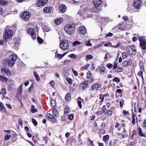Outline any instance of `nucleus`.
Here are the masks:
<instances>
[{
  "label": "nucleus",
  "instance_id": "1",
  "mask_svg": "<svg viewBox=\"0 0 146 146\" xmlns=\"http://www.w3.org/2000/svg\"><path fill=\"white\" fill-rule=\"evenodd\" d=\"M75 26L73 24H66L64 27L65 32L69 35H72L74 32L75 30Z\"/></svg>",
  "mask_w": 146,
  "mask_h": 146
},
{
  "label": "nucleus",
  "instance_id": "2",
  "mask_svg": "<svg viewBox=\"0 0 146 146\" xmlns=\"http://www.w3.org/2000/svg\"><path fill=\"white\" fill-rule=\"evenodd\" d=\"M13 34V31L10 29L6 28L4 35V41H7L9 38L12 37Z\"/></svg>",
  "mask_w": 146,
  "mask_h": 146
},
{
  "label": "nucleus",
  "instance_id": "3",
  "mask_svg": "<svg viewBox=\"0 0 146 146\" xmlns=\"http://www.w3.org/2000/svg\"><path fill=\"white\" fill-rule=\"evenodd\" d=\"M69 46V44L68 41L66 40H63L61 41L60 44V46L61 49L65 50L67 49Z\"/></svg>",
  "mask_w": 146,
  "mask_h": 146
},
{
  "label": "nucleus",
  "instance_id": "4",
  "mask_svg": "<svg viewBox=\"0 0 146 146\" xmlns=\"http://www.w3.org/2000/svg\"><path fill=\"white\" fill-rule=\"evenodd\" d=\"M125 48L126 50L129 54L133 55L136 54L137 50L136 49L133 48L131 46L128 45L126 46Z\"/></svg>",
  "mask_w": 146,
  "mask_h": 146
},
{
  "label": "nucleus",
  "instance_id": "5",
  "mask_svg": "<svg viewBox=\"0 0 146 146\" xmlns=\"http://www.w3.org/2000/svg\"><path fill=\"white\" fill-rule=\"evenodd\" d=\"M141 0H135L133 1V4L135 9H139L141 7Z\"/></svg>",
  "mask_w": 146,
  "mask_h": 146
},
{
  "label": "nucleus",
  "instance_id": "6",
  "mask_svg": "<svg viewBox=\"0 0 146 146\" xmlns=\"http://www.w3.org/2000/svg\"><path fill=\"white\" fill-rule=\"evenodd\" d=\"M31 16V14L28 11H25L22 14L21 17L24 20H28Z\"/></svg>",
  "mask_w": 146,
  "mask_h": 146
},
{
  "label": "nucleus",
  "instance_id": "7",
  "mask_svg": "<svg viewBox=\"0 0 146 146\" xmlns=\"http://www.w3.org/2000/svg\"><path fill=\"white\" fill-rule=\"evenodd\" d=\"M139 40L141 48L143 50H146V41L142 37L139 38Z\"/></svg>",
  "mask_w": 146,
  "mask_h": 146
},
{
  "label": "nucleus",
  "instance_id": "8",
  "mask_svg": "<svg viewBox=\"0 0 146 146\" xmlns=\"http://www.w3.org/2000/svg\"><path fill=\"white\" fill-rule=\"evenodd\" d=\"M46 116V118L50 121L53 123H55L56 122V118L52 114L49 113H47Z\"/></svg>",
  "mask_w": 146,
  "mask_h": 146
},
{
  "label": "nucleus",
  "instance_id": "9",
  "mask_svg": "<svg viewBox=\"0 0 146 146\" xmlns=\"http://www.w3.org/2000/svg\"><path fill=\"white\" fill-rule=\"evenodd\" d=\"M27 32L30 34L33 39H35L36 37V35L35 30L32 28H30L27 30Z\"/></svg>",
  "mask_w": 146,
  "mask_h": 146
},
{
  "label": "nucleus",
  "instance_id": "10",
  "mask_svg": "<svg viewBox=\"0 0 146 146\" xmlns=\"http://www.w3.org/2000/svg\"><path fill=\"white\" fill-rule=\"evenodd\" d=\"M23 83H22L18 88L17 92L16 97L19 98L21 96L22 92L23 91Z\"/></svg>",
  "mask_w": 146,
  "mask_h": 146
},
{
  "label": "nucleus",
  "instance_id": "11",
  "mask_svg": "<svg viewBox=\"0 0 146 146\" xmlns=\"http://www.w3.org/2000/svg\"><path fill=\"white\" fill-rule=\"evenodd\" d=\"M48 2V0H39L36 2V5L38 7L46 5Z\"/></svg>",
  "mask_w": 146,
  "mask_h": 146
},
{
  "label": "nucleus",
  "instance_id": "12",
  "mask_svg": "<svg viewBox=\"0 0 146 146\" xmlns=\"http://www.w3.org/2000/svg\"><path fill=\"white\" fill-rule=\"evenodd\" d=\"M78 32L79 34H82V35H84L86 33V28L83 26H80L78 29Z\"/></svg>",
  "mask_w": 146,
  "mask_h": 146
},
{
  "label": "nucleus",
  "instance_id": "13",
  "mask_svg": "<svg viewBox=\"0 0 146 146\" xmlns=\"http://www.w3.org/2000/svg\"><path fill=\"white\" fill-rule=\"evenodd\" d=\"M1 71L2 74L4 75H7L8 76L11 75V73L10 70L6 68L3 67L1 68Z\"/></svg>",
  "mask_w": 146,
  "mask_h": 146
},
{
  "label": "nucleus",
  "instance_id": "14",
  "mask_svg": "<svg viewBox=\"0 0 146 146\" xmlns=\"http://www.w3.org/2000/svg\"><path fill=\"white\" fill-rule=\"evenodd\" d=\"M119 28V29H121V30H125L126 28L124 26V25L123 23H122L121 24H119V26L118 27H114L112 29V30L113 32H116V30L118 28Z\"/></svg>",
  "mask_w": 146,
  "mask_h": 146
},
{
  "label": "nucleus",
  "instance_id": "15",
  "mask_svg": "<svg viewBox=\"0 0 146 146\" xmlns=\"http://www.w3.org/2000/svg\"><path fill=\"white\" fill-rule=\"evenodd\" d=\"M97 7L95 6L91 7L89 9L88 11L92 13H95L101 10L102 9L101 7L99 8H97Z\"/></svg>",
  "mask_w": 146,
  "mask_h": 146
},
{
  "label": "nucleus",
  "instance_id": "16",
  "mask_svg": "<svg viewBox=\"0 0 146 146\" xmlns=\"http://www.w3.org/2000/svg\"><path fill=\"white\" fill-rule=\"evenodd\" d=\"M17 56L15 54H12L11 55L9 58L7 59L8 60H10L11 61H15L16 62L17 59Z\"/></svg>",
  "mask_w": 146,
  "mask_h": 146
},
{
  "label": "nucleus",
  "instance_id": "17",
  "mask_svg": "<svg viewBox=\"0 0 146 146\" xmlns=\"http://www.w3.org/2000/svg\"><path fill=\"white\" fill-rule=\"evenodd\" d=\"M102 0H93V3L94 6L98 7L101 4Z\"/></svg>",
  "mask_w": 146,
  "mask_h": 146
},
{
  "label": "nucleus",
  "instance_id": "18",
  "mask_svg": "<svg viewBox=\"0 0 146 146\" xmlns=\"http://www.w3.org/2000/svg\"><path fill=\"white\" fill-rule=\"evenodd\" d=\"M88 83V82L87 81H85L84 82H81L80 84V85L83 90L87 88Z\"/></svg>",
  "mask_w": 146,
  "mask_h": 146
},
{
  "label": "nucleus",
  "instance_id": "19",
  "mask_svg": "<svg viewBox=\"0 0 146 146\" xmlns=\"http://www.w3.org/2000/svg\"><path fill=\"white\" fill-rule=\"evenodd\" d=\"M52 8L51 7H48L44 8L43 9V11L45 13H50Z\"/></svg>",
  "mask_w": 146,
  "mask_h": 146
},
{
  "label": "nucleus",
  "instance_id": "20",
  "mask_svg": "<svg viewBox=\"0 0 146 146\" xmlns=\"http://www.w3.org/2000/svg\"><path fill=\"white\" fill-rule=\"evenodd\" d=\"M6 62L8 64L9 66L11 67H13V66L14 65L15 62V61H11L10 60H8L7 59H6Z\"/></svg>",
  "mask_w": 146,
  "mask_h": 146
},
{
  "label": "nucleus",
  "instance_id": "21",
  "mask_svg": "<svg viewBox=\"0 0 146 146\" xmlns=\"http://www.w3.org/2000/svg\"><path fill=\"white\" fill-rule=\"evenodd\" d=\"M59 10L62 12H64L66 10V7L65 5H61L59 7Z\"/></svg>",
  "mask_w": 146,
  "mask_h": 146
},
{
  "label": "nucleus",
  "instance_id": "22",
  "mask_svg": "<svg viewBox=\"0 0 146 146\" xmlns=\"http://www.w3.org/2000/svg\"><path fill=\"white\" fill-rule=\"evenodd\" d=\"M63 21L62 18H58L56 19L54 21V23L56 25H59Z\"/></svg>",
  "mask_w": 146,
  "mask_h": 146
},
{
  "label": "nucleus",
  "instance_id": "23",
  "mask_svg": "<svg viewBox=\"0 0 146 146\" xmlns=\"http://www.w3.org/2000/svg\"><path fill=\"white\" fill-rule=\"evenodd\" d=\"M77 100L78 101V104L79 107L80 108H81L82 107V105L81 104V102L83 101V100L80 97H79L78 99Z\"/></svg>",
  "mask_w": 146,
  "mask_h": 146
},
{
  "label": "nucleus",
  "instance_id": "24",
  "mask_svg": "<svg viewBox=\"0 0 146 146\" xmlns=\"http://www.w3.org/2000/svg\"><path fill=\"white\" fill-rule=\"evenodd\" d=\"M52 112L53 114L56 117H57L59 116L58 112L56 109L55 108H52Z\"/></svg>",
  "mask_w": 146,
  "mask_h": 146
},
{
  "label": "nucleus",
  "instance_id": "25",
  "mask_svg": "<svg viewBox=\"0 0 146 146\" xmlns=\"http://www.w3.org/2000/svg\"><path fill=\"white\" fill-rule=\"evenodd\" d=\"M50 105L52 107V108H55L56 106V101L53 99L51 101Z\"/></svg>",
  "mask_w": 146,
  "mask_h": 146
},
{
  "label": "nucleus",
  "instance_id": "26",
  "mask_svg": "<svg viewBox=\"0 0 146 146\" xmlns=\"http://www.w3.org/2000/svg\"><path fill=\"white\" fill-rule=\"evenodd\" d=\"M82 9V12L84 13L85 12H88V7L87 6H84L81 7V10Z\"/></svg>",
  "mask_w": 146,
  "mask_h": 146
},
{
  "label": "nucleus",
  "instance_id": "27",
  "mask_svg": "<svg viewBox=\"0 0 146 146\" xmlns=\"http://www.w3.org/2000/svg\"><path fill=\"white\" fill-rule=\"evenodd\" d=\"M7 80L8 79L7 78L4 77L3 76L0 75V81L3 82L7 81Z\"/></svg>",
  "mask_w": 146,
  "mask_h": 146
},
{
  "label": "nucleus",
  "instance_id": "28",
  "mask_svg": "<svg viewBox=\"0 0 146 146\" xmlns=\"http://www.w3.org/2000/svg\"><path fill=\"white\" fill-rule=\"evenodd\" d=\"M71 97L69 93H67L65 95V99L67 101H68Z\"/></svg>",
  "mask_w": 146,
  "mask_h": 146
},
{
  "label": "nucleus",
  "instance_id": "29",
  "mask_svg": "<svg viewBox=\"0 0 146 146\" xmlns=\"http://www.w3.org/2000/svg\"><path fill=\"white\" fill-rule=\"evenodd\" d=\"M34 76L36 78V79L37 81H38L40 80L39 77L36 71L34 72Z\"/></svg>",
  "mask_w": 146,
  "mask_h": 146
},
{
  "label": "nucleus",
  "instance_id": "30",
  "mask_svg": "<svg viewBox=\"0 0 146 146\" xmlns=\"http://www.w3.org/2000/svg\"><path fill=\"white\" fill-rule=\"evenodd\" d=\"M114 109L113 107H112L110 109L108 110L107 114H108V115H111L112 114V110Z\"/></svg>",
  "mask_w": 146,
  "mask_h": 146
},
{
  "label": "nucleus",
  "instance_id": "31",
  "mask_svg": "<svg viewBox=\"0 0 146 146\" xmlns=\"http://www.w3.org/2000/svg\"><path fill=\"white\" fill-rule=\"evenodd\" d=\"M106 68L104 67H101L100 70L99 71L101 74H102V73H105L106 71Z\"/></svg>",
  "mask_w": 146,
  "mask_h": 146
},
{
  "label": "nucleus",
  "instance_id": "32",
  "mask_svg": "<svg viewBox=\"0 0 146 146\" xmlns=\"http://www.w3.org/2000/svg\"><path fill=\"white\" fill-rule=\"evenodd\" d=\"M42 29L44 31L48 32L50 30L48 27L46 25L42 27Z\"/></svg>",
  "mask_w": 146,
  "mask_h": 146
},
{
  "label": "nucleus",
  "instance_id": "33",
  "mask_svg": "<svg viewBox=\"0 0 146 146\" xmlns=\"http://www.w3.org/2000/svg\"><path fill=\"white\" fill-rule=\"evenodd\" d=\"M138 131L139 133V136H144V135L143 134V133L142 132L141 129L140 127L138 128Z\"/></svg>",
  "mask_w": 146,
  "mask_h": 146
},
{
  "label": "nucleus",
  "instance_id": "34",
  "mask_svg": "<svg viewBox=\"0 0 146 146\" xmlns=\"http://www.w3.org/2000/svg\"><path fill=\"white\" fill-rule=\"evenodd\" d=\"M89 66V64H86L84 66H83V67L81 68H80V70L82 71H83L84 70H87L88 69V68Z\"/></svg>",
  "mask_w": 146,
  "mask_h": 146
},
{
  "label": "nucleus",
  "instance_id": "35",
  "mask_svg": "<svg viewBox=\"0 0 146 146\" xmlns=\"http://www.w3.org/2000/svg\"><path fill=\"white\" fill-rule=\"evenodd\" d=\"M93 58V56L91 54H88L86 56V59L87 60L91 59H92Z\"/></svg>",
  "mask_w": 146,
  "mask_h": 146
},
{
  "label": "nucleus",
  "instance_id": "36",
  "mask_svg": "<svg viewBox=\"0 0 146 146\" xmlns=\"http://www.w3.org/2000/svg\"><path fill=\"white\" fill-rule=\"evenodd\" d=\"M111 57V55H110L109 53H107L106 54V55L104 57V59L106 60H107L108 58H110Z\"/></svg>",
  "mask_w": 146,
  "mask_h": 146
},
{
  "label": "nucleus",
  "instance_id": "37",
  "mask_svg": "<svg viewBox=\"0 0 146 146\" xmlns=\"http://www.w3.org/2000/svg\"><path fill=\"white\" fill-rule=\"evenodd\" d=\"M11 137V135H9L8 134L5 136L4 137L5 140L7 141L9 140Z\"/></svg>",
  "mask_w": 146,
  "mask_h": 146
},
{
  "label": "nucleus",
  "instance_id": "38",
  "mask_svg": "<svg viewBox=\"0 0 146 146\" xmlns=\"http://www.w3.org/2000/svg\"><path fill=\"white\" fill-rule=\"evenodd\" d=\"M105 105L103 106V113L105 114H107L108 110H107L106 108H105Z\"/></svg>",
  "mask_w": 146,
  "mask_h": 146
},
{
  "label": "nucleus",
  "instance_id": "39",
  "mask_svg": "<svg viewBox=\"0 0 146 146\" xmlns=\"http://www.w3.org/2000/svg\"><path fill=\"white\" fill-rule=\"evenodd\" d=\"M127 54L125 52H123L122 54V58L123 59L126 58L127 56Z\"/></svg>",
  "mask_w": 146,
  "mask_h": 146
},
{
  "label": "nucleus",
  "instance_id": "40",
  "mask_svg": "<svg viewBox=\"0 0 146 146\" xmlns=\"http://www.w3.org/2000/svg\"><path fill=\"white\" fill-rule=\"evenodd\" d=\"M1 93L3 95H5L6 94V89L4 88H2L1 90Z\"/></svg>",
  "mask_w": 146,
  "mask_h": 146
},
{
  "label": "nucleus",
  "instance_id": "41",
  "mask_svg": "<svg viewBox=\"0 0 146 146\" xmlns=\"http://www.w3.org/2000/svg\"><path fill=\"white\" fill-rule=\"evenodd\" d=\"M81 44V42L78 41H76L74 42L73 44V46L79 45Z\"/></svg>",
  "mask_w": 146,
  "mask_h": 146
},
{
  "label": "nucleus",
  "instance_id": "42",
  "mask_svg": "<svg viewBox=\"0 0 146 146\" xmlns=\"http://www.w3.org/2000/svg\"><path fill=\"white\" fill-rule=\"evenodd\" d=\"M122 70L123 69L121 67H117V69L115 71H116V72L118 73L122 72Z\"/></svg>",
  "mask_w": 146,
  "mask_h": 146
},
{
  "label": "nucleus",
  "instance_id": "43",
  "mask_svg": "<svg viewBox=\"0 0 146 146\" xmlns=\"http://www.w3.org/2000/svg\"><path fill=\"white\" fill-rule=\"evenodd\" d=\"M7 3L5 0H0V5H3L6 4Z\"/></svg>",
  "mask_w": 146,
  "mask_h": 146
},
{
  "label": "nucleus",
  "instance_id": "44",
  "mask_svg": "<svg viewBox=\"0 0 146 146\" xmlns=\"http://www.w3.org/2000/svg\"><path fill=\"white\" fill-rule=\"evenodd\" d=\"M94 86L95 88L97 89L100 88L101 86L100 84L96 83L94 84Z\"/></svg>",
  "mask_w": 146,
  "mask_h": 146
},
{
  "label": "nucleus",
  "instance_id": "45",
  "mask_svg": "<svg viewBox=\"0 0 146 146\" xmlns=\"http://www.w3.org/2000/svg\"><path fill=\"white\" fill-rule=\"evenodd\" d=\"M4 108V106L3 103L0 102V110L2 111L3 110Z\"/></svg>",
  "mask_w": 146,
  "mask_h": 146
},
{
  "label": "nucleus",
  "instance_id": "46",
  "mask_svg": "<svg viewBox=\"0 0 146 146\" xmlns=\"http://www.w3.org/2000/svg\"><path fill=\"white\" fill-rule=\"evenodd\" d=\"M86 45L87 46H92V44L90 43V40L86 41Z\"/></svg>",
  "mask_w": 146,
  "mask_h": 146
},
{
  "label": "nucleus",
  "instance_id": "47",
  "mask_svg": "<svg viewBox=\"0 0 146 146\" xmlns=\"http://www.w3.org/2000/svg\"><path fill=\"white\" fill-rule=\"evenodd\" d=\"M37 40L39 43H41L43 42V40L38 36L37 38Z\"/></svg>",
  "mask_w": 146,
  "mask_h": 146
},
{
  "label": "nucleus",
  "instance_id": "48",
  "mask_svg": "<svg viewBox=\"0 0 146 146\" xmlns=\"http://www.w3.org/2000/svg\"><path fill=\"white\" fill-rule=\"evenodd\" d=\"M66 80L67 82L70 84H72V80L69 78H67L66 79Z\"/></svg>",
  "mask_w": 146,
  "mask_h": 146
},
{
  "label": "nucleus",
  "instance_id": "49",
  "mask_svg": "<svg viewBox=\"0 0 146 146\" xmlns=\"http://www.w3.org/2000/svg\"><path fill=\"white\" fill-rule=\"evenodd\" d=\"M143 72L142 71V70H140V71H139L138 73V75L139 76H141L142 78L143 79V77L142 75Z\"/></svg>",
  "mask_w": 146,
  "mask_h": 146
},
{
  "label": "nucleus",
  "instance_id": "50",
  "mask_svg": "<svg viewBox=\"0 0 146 146\" xmlns=\"http://www.w3.org/2000/svg\"><path fill=\"white\" fill-rule=\"evenodd\" d=\"M120 81V80L117 77H115L113 80V82L115 81L118 82H119Z\"/></svg>",
  "mask_w": 146,
  "mask_h": 146
},
{
  "label": "nucleus",
  "instance_id": "51",
  "mask_svg": "<svg viewBox=\"0 0 146 146\" xmlns=\"http://www.w3.org/2000/svg\"><path fill=\"white\" fill-rule=\"evenodd\" d=\"M122 65L124 67H126L128 66L127 64V61H124L122 62Z\"/></svg>",
  "mask_w": 146,
  "mask_h": 146
},
{
  "label": "nucleus",
  "instance_id": "52",
  "mask_svg": "<svg viewBox=\"0 0 146 146\" xmlns=\"http://www.w3.org/2000/svg\"><path fill=\"white\" fill-rule=\"evenodd\" d=\"M32 122L33 123L34 125L35 126H36L37 125V123L36 121L35 120V119H34L33 118L32 119Z\"/></svg>",
  "mask_w": 146,
  "mask_h": 146
},
{
  "label": "nucleus",
  "instance_id": "53",
  "mask_svg": "<svg viewBox=\"0 0 146 146\" xmlns=\"http://www.w3.org/2000/svg\"><path fill=\"white\" fill-rule=\"evenodd\" d=\"M73 118L74 115L72 114H70L68 116V119L70 120H72L73 119Z\"/></svg>",
  "mask_w": 146,
  "mask_h": 146
},
{
  "label": "nucleus",
  "instance_id": "54",
  "mask_svg": "<svg viewBox=\"0 0 146 146\" xmlns=\"http://www.w3.org/2000/svg\"><path fill=\"white\" fill-rule=\"evenodd\" d=\"M109 138V136L108 135H106L104 136L103 137V139L105 141H107Z\"/></svg>",
  "mask_w": 146,
  "mask_h": 146
},
{
  "label": "nucleus",
  "instance_id": "55",
  "mask_svg": "<svg viewBox=\"0 0 146 146\" xmlns=\"http://www.w3.org/2000/svg\"><path fill=\"white\" fill-rule=\"evenodd\" d=\"M100 98L102 100L101 101V102H102L104 100V97L102 94H100Z\"/></svg>",
  "mask_w": 146,
  "mask_h": 146
},
{
  "label": "nucleus",
  "instance_id": "56",
  "mask_svg": "<svg viewBox=\"0 0 146 146\" xmlns=\"http://www.w3.org/2000/svg\"><path fill=\"white\" fill-rule=\"evenodd\" d=\"M72 70L74 74L76 76H77L78 75V72L74 70L73 68H72Z\"/></svg>",
  "mask_w": 146,
  "mask_h": 146
},
{
  "label": "nucleus",
  "instance_id": "57",
  "mask_svg": "<svg viewBox=\"0 0 146 146\" xmlns=\"http://www.w3.org/2000/svg\"><path fill=\"white\" fill-rule=\"evenodd\" d=\"M91 76V73L90 71H88L87 72V78H90Z\"/></svg>",
  "mask_w": 146,
  "mask_h": 146
},
{
  "label": "nucleus",
  "instance_id": "58",
  "mask_svg": "<svg viewBox=\"0 0 146 146\" xmlns=\"http://www.w3.org/2000/svg\"><path fill=\"white\" fill-rule=\"evenodd\" d=\"M127 62L128 66H130L132 64V61L131 59H129L128 61H127Z\"/></svg>",
  "mask_w": 146,
  "mask_h": 146
},
{
  "label": "nucleus",
  "instance_id": "59",
  "mask_svg": "<svg viewBox=\"0 0 146 146\" xmlns=\"http://www.w3.org/2000/svg\"><path fill=\"white\" fill-rule=\"evenodd\" d=\"M113 34L110 32L108 34H106V37H111L112 36Z\"/></svg>",
  "mask_w": 146,
  "mask_h": 146
},
{
  "label": "nucleus",
  "instance_id": "60",
  "mask_svg": "<svg viewBox=\"0 0 146 146\" xmlns=\"http://www.w3.org/2000/svg\"><path fill=\"white\" fill-rule=\"evenodd\" d=\"M70 57L71 58H76V56L74 54H72L70 55Z\"/></svg>",
  "mask_w": 146,
  "mask_h": 146
},
{
  "label": "nucleus",
  "instance_id": "61",
  "mask_svg": "<svg viewBox=\"0 0 146 146\" xmlns=\"http://www.w3.org/2000/svg\"><path fill=\"white\" fill-rule=\"evenodd\" d=\"M123 19L125 21H128L129 20V18L126 16H124L123 17Z\"/></svg>",
  "mask_w": 146,
  "mask_h": 146
},
{
  "label": "nucleus",
  "instance_id": "62",
  "mask_svg": "<svg viewBox=\"0 0 146 146\" xmlns=\"http://www.w3.org/2000/svg\"><path fill=\"white\" fill-rule=\"evenodd\" d=\"M106 66L109 68H111L112 67V65L110 63H108L107 64Z\"/></svg>",
  "mask_w": 146,
  "mask_h": 146
},
{
  "label": "nucleus",
  "instance_id": "63",
  "mask_svg": "<svg viewBox=\"0 0 146 146\" xmlns=\"http://www.w3.org/2000/svg\"><path fill=\"white\" fill-rule=\"evenodd\" d=\"M56 57L58 58H59L60 59L62 58L63 57L62 54H57Z\"/></svg>",
  "mask_w": 146,
  "mask_h": 146
},
{
  "label": "nucleus",
  "instance_id": "64",
  "mask_svg": "<svg viewBox=\"0 0 146 146\" xmlns=\"http://www.w3.org/2000/svg\"><path fill=\"white\" fill-rule=\"evenodd\" d=\"M128 146H135V143L133 142L130 143Z\"/></svg>",
  "mask_w": 146,
  "mask_h": 146
}]
</instances>
